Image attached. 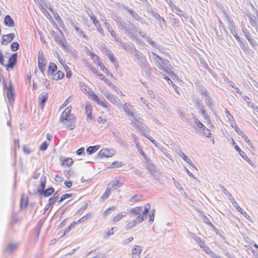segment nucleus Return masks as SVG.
<instances>
[{
    "label": "nucleus",
    "instance_id": "864d4df0",
    "mask_svg": "<svg viewBox=\"0 0 258 258\" xmlns=\"http://www.w3.org/2000/svg\"><path fill=\"white\" fill-rule=\"evenodd\" d=\"M16 247V244H10L8 246V250L9 251H12Z\"/></svg>",
    "mask_w": 258,
    "mask_h": 258
},
{
    "label": "nucleus",
    "instance_id": "423d86ee",
    "mask_svg": "<svg viewBox=\"0 0 258 258\" xmlns=\"http://www.w3.org/2000/svg\"><path fill=\"white\" fill-rule=\"evenodd\" d=\"M89 98L96 102L97 105H100L104 108L107 107L106 102L101 100L94 92H90L89 93Z\"/></svg>",
    "mask_w": 258,
    "mask_h": 258
},
{
    "label": "nucleus",
    "instance_id": "39448f33",
    "mask_svg": "<svg viewBox=\"0 0 258 258\" xmlns=\"http://www.w3.org/2000/svg\"><path fill=\"white\" fill-rule=\"evenodd\" d=\"M143 251V247L139 245H134L132 248L131 253L132 258H140Z\"/></svg>",
    "mask_w": 258,
    "mask_h": 258
},
{
    "label": "nucleus",
    "instance_id": "bf43d9fd",
    "mask_svg": "<svg viewBox=\"0 0 258 258\" xmlns=\"http://www.w3.org/2000/svg\"><path fill=\"white\" fill-rule=\"evenodd\" d=\"M86 219V216H83L76 222H77V224H78L81 223L83 222Z\"/></svg>",
    "mask_w": 258,
    "mask_h": 258
},
{
    "label": "nucleus",
    "instance_id": "052dcab7",
    "mask_svg": "<svg viewBox=\"0 0 258 258\" xmlns=\"http://www.w3.org/2000/svg\"><path fill=\"white\" fill-rule=\"evenodd\" d=\"M243 215L247 220H250L251 218L249 216V215L245 212L243 211V214H241Z\"/></svg>",
    "mask_w": 258,
    "mask_h": 258
},
{
    "label": "nucleus",
    "instance_id": "a18cd8bd",
    "mask_svg": "<svg viewBox=\"0 0 258 258\" xmlns=\"http://www.w3.org/2000/svg\"><path fill=\"white\" fill-rule=\"evenodd\" d=\"M203 131L207 137H209L211 135L210 131L206 127H204V128L203 129Z\"/></svg>",
    "mask_w": 258,
    "mask_h": 258
},
{
    "label": "nucleus",
    "instance_id": "0e129e2a",
    "mask_svg": "<svg viewBox=\"0 0 258 258\" xmlns=\"http://www.w3.org/2000/svg\"><path fill=\"white\" fill-rule=\"evenodd\" d=\"M72 75L71 71L66 72V77L68 79H70Z\"/></svg>",
    "mask_w": 258,
    "mask_h": 258
},
{
    "label": "nucleus",
    "instance_id": "e2e57ef3",
    "mask_svg": "<svg viewBox=\"0 0 258 258\" xmlns=\"http://www.w3.org/2000/svg\"><path fill=\"white\" fill-rule=\"evenodd\" d=\"M54 180L56 181H62V178L61 177H60L58 175H55V178H54Z\"/></svg>",
    "mask_w": 258,
    "mask_h": 258
},
{
    "label": "nucleus",
    "instance_id": "72a5a7b5",
    "mask_svg": "<svg viewBox=\"0 0 258 258\" xmlns=\"http://www.w3.org/2000/svg\"><path fill=\"white\" fill-rule=\"evenodd\" d=\"M90 19L92 20L93 24L96 27L101 25L99 21L97 20L96 17L94 15H91L90 16Z\"/></svg>",
    "mask_w": 258,
    "mask_h": 258
},
{
    "label": "nucleus",
    "instance_id": "69168bd1",
    "mask_svg": "<svg viewBox=\"0 0 258 258\" xmlns=\"http://www.w3.org/2000/svg\"><path fill=\"white\" fill-rule=\"evenodd\" d=\"M197 125L198 126V127L199 128H202L203 129L204 128V125L203 123H202L201 122L198 121V122H197Z\"/></svg>",
    "mask_w": 258,
    "mask_h": 258
},
{
    "label": "nucleus",
    "instance_id": "6ab92c4d",
    "mask_svg": "<svg viewBox=\"0 0 258 258\" xmlns=\"http://www.w3.org/2000/svg\"><path fill=\"white\" fill-rule=\"evenodd\" d=\"M4 24L9 27H13L15 26V23L13 19L10 15H6L4 20Z\"/></svg>",
    "mask_w": 258,
    "mask_h": 258
},
{
    "label": "nucleus",
    "instance_id": "5fc2aeb1",
    "mask_svg": "<svg viewBox=\"0 0 258 258\" xmlns=\"http://www.w3.org/2000/svg\"><path fill=\"white\" fill-rule=\"evenodd\" d=\"M96 28L100 34H101L102 35H104V31H103V29L102 27H101V25L97 26Z\"/></svg>",
    "mask_w": 258,
    "mask_h": 258
},
{
    "label": "nucleus",
    "instance_id": "13d9d810",
    "mask_svg": "<svg viewBox=\"0 0 258 258\" xmlns=\"http://www.w3.org/2000/svg\"><path fill=\"white\" fill-rule=\"evenodd\" d=\"M64 183L65 185L68 188H70L72 186V182L71 181H64Z\"/></svg>",
    "mask_w": 258,
    "mask_h": 258
},
{
    "label": "nucleus",
    "instance_id": "4d7b16f0",
    "mask_svg": "<svg viewBox=\"0 0 258 258\" xmlns=\"http://www.w3.org/2000/svg\"><path fill=\"white\" fill-rule=\"evenodd\" d=\"M84 152V148H80L77 151H76V153L77 155H81L83 152Z\"/></svg>",
    "mask_w": 258,
    "mask_h": 258
},
{
    "label": "nucleus",
    "instance_id": "473e14b6",
    "mask_svg": "<svg viewBox=\"0 0 258 258\" xmlns=\"http://www.w3.org/2000/svg\"><path fill=\"white\" fill-rule=\"evenodd\" d=\"M77 224L76 221L73 222L68 227L66 228V229L64 231L63 235H64L68 233L71 230V229L73 228Z\"/></svg>",
    "mask_w": 258,
    "mask_h": 258
},
{
    "label": "nucleus",
    "instance_id": "f03ea898",
    "mask_svg": "<svg viewBox=\"0 0 258 258\" xmlns=\"http://www.w3.org/2000/svg\"><path fill=\"white\" fill-rule=\"evenodd\" d=\"M72 106L67 107L62 112L59 121L63 126L67 130H73L76 126V117L72 114Z\"/></svg>",
    "mask_w": 258,
    "mask_h": 258
},
{
    "label": "nucleus",
    "instance_id": "c03bdc74",
    "mask_svg": "<svg viewBox=\"0 0 258 258\" xmlns=\"http://www.w3.org/2000/svg\"><path fill=\"white\" fill-rule=\"evenodd\" d=\"M202 248H203L204 249V250L208 254H212L213 253V251L211 249V248L206 246V244L204 245V247H202Z\"/></svg>",
    "mask_w": 258,
    "mask_h": 258
},
{
    "label": "nucleus",
    "instance_id": "e433bc0d",
    "mask_svg": "<svg viewBox=\"0 0 258 258\" xmlns=\"http://www.w3.org/2000/svg\"><path fill=\"white\" fill-rule=\"evenodd\" d=\"M111 189L107 188L104 193L102 195L101 198L102 200H105L109 196L110 194Z\"/></svg>",
    "mask_w": 258,
    "mask_h": 258
},
{
    "label": "nucleus",
    "instance_id": "c756f323",
    "mask_svg": "<svg viewBox=\"0 0 258 258\" xmlns=\"http://www.w3.org/2000/svg\"><path fill=\"white\" fill-rule=\"evenodd\" d=\"M28 198L22 197L21 199L20 206L22 208H25L28 204Z\"/></svg>",
    "mask_w": 258,
    "mask_h": 258
},
{
    "label": "nucleus",
    "instance_id": "a211bd4d",
    "mask_svg": "<svg viewBox=\"0 0 258 258\" xmlns=\"http://www.w3.org/2000/svg\"><path fill=\"white\" fill-rule=\"evenodd\" d=\"M61 165L65 167L71 166L73 164V160L72 158L68 157H62L60 158Z\"/></svg>",
    "mask_w": 258,
    "mask_h": 258
},
{
    "label": "nucleus",
    "instance_id": "4c0bfd02",
    "mask_svg": "<svg viewBox=\"0 0 258 258\" xmlns=\"http://www.w3.org/2000/svg\"><path fill=\"white\" fill-rule=\"evenodd\" d=\"M19 44L16 42H13L11 45V48L14 51L17 50L19 49Z\"/></svg>",
    "mask_w": 258,
    "mask_h": 258
},
{
    "label": "nucleus",
    "instance_id": "2eb2a0df",
    "mask_svg": "<svg viewBox=\"0 0 258 258\" xmlns=\"http://www.w3.org/2000/svg\"><path fill=\"white\" fill-rule=\"evenodd\" d=\"M127 213L126 212H121L119 213H117L115 216H113L111 218V222L113 224H115L120 220H121L122 218L125 217L126 216Z\"/></svg>",
    "mask_w": 258,
    "mask_h": 258
},
{
    "label": "nucleus",
    "instance_id": "37998d69",
    "mask_svg": "<svg viewBox=\"0 0 258 258\" xmlns=\"http://www.w3.org/2000/svg\"><path fill=\"white\" fill-rule=\"evenodd\" d=\"M23 150L24 153L27 155L30 154L32 152L31 149L26 146L23 147Z\"/></svg>",
    "mask_w": 258,
    "mask_h": 258
},
{
    "label": "nucleus",
    "instance_id": "79ce46f5",
    "mask_svg": "<svg viewBox=\"0 0 258 258\" xmlns=\"http://www.w3.org/2000/svg\"><path fill=\"white\" fill-rule=\"evenodd\" d=\"M232 203H233V206L236 209V210L239 212H240V214H243V210L242 209V208L240 206H238V205L237 204V202L236 201H234Z\"/></svg>",
    "mask_w": 258,
    "mask_h": 258
},
{
    "label": "nucleus",
    "instance_id": "f3484780",
    "mask_svg": "<svg viewBox=\"0 0 258 258\" xmlns=\"http://www.w3.org/2000/svg\"><path fill=\"white\" fill-rule=\"evenodd\" d=\"M123 108L124 111L126 112V113L128 114V115L130 117L135 119H136V117H135L134 114L132 111L133 108V106L132 105H130L129 104H127V103H125L123 105Z\"/></svg>",
    "mask_w": 258,
    "mask_h": 258
},
{
    "label": "nucleus",
    "instance_id": "f257e3e1",
    "mask_svg": "<svg viewBox=\"0 0 258 258\" xmlns=\"http://www.w3.org/2000/svg\"><path fill=\"white\" fill-rule=\"evenodd\" d=\"M150 208V204L148 203L144 207L143 206H137L132 208L130 213L134 216H137L136 219L127 222L125 225V229L131 230L144 221L147 218V213Z\"/></svg>",
    "mask_w": 258,
    "mask_h": 258
},
{
    "label": "nucleus",
    "instance_id": "7c9ffc66",
    "mask_svg": "<svg viewBox=\"0 0 258 258\" xmlns=\"http://www.w3.org/2000/svg\"><path fill=\"white\" fill-rule=\"evenodd\" d=\"M106 98L111 103H114L116 102V98L115 96L111 94L107 93L105 95Z\"/></svg>",
    "mask_w": 258,
    "mask_h": 258
},
{
    "label": "nucleus",
    "instance_id": "8fccbe9b",
    "mask_svg": "<svg viewBox=\"0 0 258 258\" xmlns=\"http://www.w3.org/2000/svg\"><path fill=\"white\" fill-rule=\"evenodd\" d=\"M94 73L96 74L97 76L99 77L101 80H103L104 78H105L102 74L99 73L98 71H94Z\"/></svg>",
    "mask_w": 258,
    "mask_h": 258
},
{
    "label": "nucleus",
    "instance_id": "58836bf2",
    "mask_svg": "<svg viewBox=\"0 0 258 258\" xmlns=\"http://www.w3.org/2000/svg\"><path fill=\"white\" fill-rule=\"evenodd\" d=\"M195 240L201 248L202 247H204L205 243L200 238L196 237V238H195Z\"/></svg>",
    "mask_w": 258,
    "mask_h": 258
},
{
    "label": "nucleus",
    "instance_id": "a878e982",
    "mask_svg": "<svg viewBox=\"0 0 258 258\" xmlns=\"http://www.w3.org/2000/svg\"><path fill=\"white\" fill-rule=\"evenodd\" d=\"M100 148V145H96L94 146H90L87 149V152L89 154H92L98 151Z\"/></svg>",
    "mask_w": 258,
    "mask_h": 258
},
{
    "label": "nucleus",
    "instance_id": "4be33fe9",
    "mask_svg": "<svg viewBox=\"0 0 258 258\" xmlns=\"http://www.w3.org/2000/svg\"><path fill=\"white\" fill-rule=\"evenodd\" d=\"M97 65L100 67V70L105 74H106L107 76H109L111 78L113 77L112 73H110L109 71L105 67L102 61L99 63Z\"/></svg>",
    "mask_w": 258,
    "mask_h": 258
},
{
    "label": "nucleus",
    "instance_id": "20e7f679",
    "mask_svg": "<svg viewBox=\"0 0 258 258\" xmlns=\"http://www.w3.org/2000/svg\"><path fill=\"white\" fill-rule=\"evenodd\" d=\"M46 65V60L44 57V52L42 51H39L38 52V67L42 73L45 71Z\"/></svg>",
    "mask_w": 258,
    "mask_h": 258
},
{
    "label": "nucleus",
    "instance_id": "f8f14e48",
    "mask_svg": "<svg viewBox=\"0 0 258 258\" xmlns=\"http://www.w3.org/2000/svg\"><path fill=\"white\" fill-rule=\"evenodd\" d=\"M159 61H158V64L157 65V66L160 70L165 71L168 74H173V73L170 70V69H169L168 67L167 66V64L169 63V61L168 60H165L159 57Z\"/></svg>",
    "mask_w": 258,
    "mask_h": 258
},
{
    "label": "nucleus",
    "instance_id": "cd10ccee",
    "mask_svg": "<svg viewBox=\"0 0 258 258\" xmlns=\"http://www.w3.org/2000/svg\"><path fill=\"white\" fill-rule=\"evenodd\" d=\"M123 185V183L119 182V181H115L111 183V189L112 190H116L121 187Z\"/></svg>",
    "mask_w": 258,
    "mask_h": 258
},
{
    "label": "nucleus",
    "instance_id": "49530a36",
    "mask_svg": "<svg viewBox=\"0 0 258 258\" xmlns=\"http://www.w3.org/2000/svg\"><path fill=\"white\" fill-rule=\"evenodd\" d=\"M71 97H69L68 99H66V100L64 101V102L60 106L59 109H61L64 107H66L68 103L71 101Z\"/></svg>",
    "mask_w": 258,
    "mask_h": 258
},
{
    "label": "nucleus",
    "instance_id": "de8ad7c7",
    "mask_svg": "<svg viewBox=\"0 0 258 258\" xmlns=\"http://www.w3.org/2000/svg\"><path fill=\"white\" fill-rule=\"evenodd\" d=\"M234 149L239 153L240 156H241V155L244 154V152L242 151L237 145L234 146Z\"/></svg>",
    "mask_w": 258,
    "mask_h": 258
},
{
    "label": "nucleus",
    "instance_id": "412c9836",
    "mask_svg": "<svg viewBox=\"0 0 258 258\" xmlns=\"http://www.w3.org/2000/svg\"><path fill=\"white\" fill-rule=\"evenodd\" d=\"M57 70V66L53 62H49L47 71V74L50 75H52Z\"/></svg>",
    "mask_w": 258,
    "mask_h": 258
},
{
    "label": "nucleus",
    "instance_id": "ddd939ff",
    "mask_svg": "<svg viewBox=\"0 0 258 258\" xmlns=\"http://www.w3.org/2000/svg\"><path fill=\"white\" fill-rule=\"evenodd\" d=\"M15 37L14 33H10L2 35L1 43L2 45H7L10 43Z\"/></svg>",
    "mask_w": 258,
    "mask_h": 258
},
{
    "label": "nucleus",
    "instance_id": "b1692460",
    "mask_svg": "<svg viewBox=\"0 0 258 258\" xmlns=\"http://www.w3.org/2000/svg\"><path fill=\"white\" fill-rule=\"evenodd\" d=\"M64 77V74L60 71H57L53 74L52 79L54 80H59L62 79Z\"/></svg>",
    "mask_w": 258,
    "mask_h": 258
},
{
    "label": "nucleus",
    "instance_id": "3c124183",
    "mask_svg": "<svg viewBox=\"0 0 258 258\" xmlns=\"http://www.w3.org/2000/svg\"><path fill=\"white\" fill-rule=\"evenodd\" d=\"M169 84L172 86V87H173V88L174 89L175 91H176V92L177 93L179 94V90L177 88V87L176 86V85L175 84H174L173 83V82L172 81H170V82H169Z\"/></svg>",
    "mask_w": 258,
    "mask_h": 258
},
{
    "label": "nucleus",
    "instance_id": "c9c22d12",
    "mask_svg": "<svg viewBox=\"0 0 258 258\" xmlns=\"http://www.w3.org/2000/svg\"><path fill=\"white\" fill-rule=\"evenodd\" d=\"M46 184V180L45 178L41 179L40 181V188L38 189V191L39 193H41L43 191L45 188Z\"/></svg>",
    "mask_w": 258,
    "mask_h": 258
},
{
    "label": "nucleus",
    "instance_id": "9d476101",
    "mask_svg": "<svg viewBox=\"0 0 258 258\" xmlns=\"http://www.w3.org/2000/svg\"><path fill=\"white\" fill-rule=\"evenodd\" d=\"M84 111L86 115V119L89 121L92 120L94 118V116L93 114V108L91 104L89 103H85Z\"/></svg>",
    "mask_w": 258,
    "mask_h": 258
},
{
    "label": "nucleus",
    "instance_id": "603ef678",
    "mask_svg": "<svg viewBox=\"0 0 258 258\" xmlns=\"http://www.w3.org/2000/svg\"><path fill=\"white\" fill-rule=\"evenodd\" d=\"M152 213L149 214V220L150 221H153L154 219V213L155 212V210L154 209V210H152Z\"/></svg>",
    "mask_w": 258,
    "mask_h": 258
},
{
    "label": "nucleus",
    "instance_id": "bb28decb",
    "mask_svg": "<svg viewBox=\"0 0 258 258\" xmlns=\"http://www.w3.org/2000/svg\"><path fill=\"white\" fill-rule=\"evenodd\" d=\"M54 191V189L52 187L44 189L41 193H43L44 197H49L51 196Z\"/></svg>",
    "mask_w": 258,
    "mask_h": 258
},
{
    "label": "nucleus",
    "instance_id": "6e6552de",
    "mask_svg": "<svg viewBox=\"0 0 258 258\" xmlns=\"http://www.w3.org/2000/svg\"><path fill=\"white\" fill-rule=\"evenodd\" d=\"M89 98L96 102L97 105H100L104 108L107 107L106 102L101 100L94 92H90L89 93Z\"/></svg>",
    "mask_w": 258,
    "mask_h": 258
},
{
    "label": "nucleus",
    "instance_id": "9b49d317",
    "mask_svg": "<svg viewBox=\"0 0 258 258\" xmlns=\"http://www.w3.org/2000/svg\"><path fill=\"white\" fill-rule=\"evenodd\" d=\"M17 53H13L9 58L8 63L4 66L8 71L13 69L17 62Z\"/></svg>",
    "mask_w": 258,
    "mask_h": 258
},
{
    "label": "nucleus",
    "instance_id": "6e6d98bb",
    "mask_svg": "<svg viewBox=\"0 0 258 258\" xmlns=\"http://www.w3.org/2000/svg\"><path fill=\"white\" fill-rule=\"evenodd\" d=\"M134 239V237H132V236H131L127 238H126L125 239H124L123 240V243L124 244H127V243L128 242H130L131 241H132Z\"/></svg>",
    "mask_w": 258,
    "mask_h": 258
},
{
    "label": "nucleus",
    "instance_id": "4468645a",
    "mask_svg": "<svg viewBox=\"0 0 258 258\" xmlns=\"http://www.w3.org/2000/svg\"><path fill=\"white\" fill-rule=\"evenodd\" d=\"M6 94L9 102L11 103L14 100L15 92L11 83L9 85V86L7 90Z\"/></svg>",
    "mask_w": 258,
    "mask_h": 258
},
{
    "label": "nucleus",
    "instance_id": "c85d7f7f",
    "mask_svg": "<svg viewBox=\"0 0 258 258\" xmlns=\"http://www.w3.org/2000/svg\"><path fill=\"white\" fill-rule=\"evenodd\" d=\"M124 164L121 161H115L111 163V164L110 165L109 168H118L120 167H122Z\"/></svg>",
    "mask_w": 258,
    "mask_h": 258
},
{
    "label": "nucleus",
    "instance_id": "338daca9",
    "mask_svg": "<svg viewBox=\"0 0 258 258\" xmlns=\"http://www.w3.org/2000/svg\"><path fill=\"white\" fill-rule=\"evenodd\" d=\"M14 144L15 146H17L18 148H20L19 141L18 140H15L14 141Z\"/></svg>",
    "mask_w": 258,
    "mask_h": 258
},
{
    "label": "nucleus",
    "instance_id": "09e8293b",
    "mask_svg": "<svg viewBox=\"0 0 258 258\" xmlns=\"http://www.w3.org/2000/svg\"><path fill=\"white\" fill-rule=\"evenodd\" d=\"M106 120L107 119L105 117H98L97 118V121L100 123H105Z\"/></svg>",
    "mask_w": 258,
    "mask_h": 258
},
{
    "label": "nucleus",
    "instance_id": "774afa93",
    "mask_svg": "<svg viewBox=\"0 0 258 258\" xmlns=\"http://www.w3.org/2000/svg\"><path fill=\"white\" fill-rule=\"evenodd\" d=\"M101 255V253L98 252L96 255L92 256L91 258H99Z\"/></svg>",
    "mask_w": 258,
    "mask_h": 258
},
{
    "label": "nucleus",
    "instance_id": "5701e85b",
    "mask_svg": "<svg viewBox=\"0 0 258 258\" xmlns=\"http://www.w3.org/2000/svg\"><path fill=\"white\" fill-rule=\"evenodd\" d=\"M105 54L107 56L111 62L112 63L116 62L115 57L110 49H106L105 50Z\"/></svg>",
    "mask_w": 258,
    "mask_h": 258
},
{
    "label": "nucleus",
    "instance_id": "0eeeda50",
    "mask_svg": "<svg viewBox=\"0 0 258 258\" xmlns=\"http://www.w3.org/2000/svg\"><path fill=\"white\" fill-rule=\"evenodd\" d=\"M89 98L96 102L97 105H100L104 108L107 107L106 102L101 100L94 92H90L89 93Z\"/></svg>",
    "mask_w": 258,
    "mask_h": 258
},
{
    "label": "nucleus",
    "instance_id": "aec40b11",
    "mask_svg": "<svg viewBox=\"0 0 258 258\" xmlns=\"http://www.w3.org/2000/svg\"><path fill=\"white\" fill-rule=\"evenodd\" d=\"M116 209V207L115 206H111L108 208H107L103 213L102 216L103 217H106L110 215H111Z\"/></svg>",
    "mask_w": 258,
    "mask_h": 258
},
{
    "label": "nucleus",
    "instance_id": "1a4fd4ad",
    "mask_svg": "<svg viewBox=\"0 0 258 258\" xmlns=\"http://www.w3.org/2000/svg\"><path fill=\"white\" fill-rule=\"evenodd\" d=\"M89 98L96 102L97 105H100L104 108L107 107L106 102L101 100L94 92H90L89 93Z\"/></svg>",
    "mask_w": 258,
    "mask_h": 258
},
{
    "label": "nucleus",
    "instance_id": "a19ab883",
    "mask_svg": "<svg viewBox=\"0 0 258 258\" xmlns=\"http://www.w3.org/2000/svg\"><path fill=\"white\" fill-rule=\"evenodd\" d=\"M49 143L44 142L40 145L39 149L42 151H45L47 149Z\"/></svg>",
    "mask_w": 258,
    "mask_h": 258
},
{
    "label": "nucleus",
    "instance_id": "f704fd0d",
    "mask_svg": "<svg viewBox=\"0 0 258 258\" xmlns=\"http://www.w3.org/2000/svg\"><path fill=\"white\" fill-rule=\"evenodd\" d=\"M232 29H230L231 32L232 33L233 36L237 40V41H240V38L236 32L235 27L234 25L233 24L232 26Z\"/></svg>",
    "mask_w": 258,
    "mask_h": 258
},
{
    "label": "nucleus",
    "instance_id": "ea45409f",
    "mask_svg": "<svg viewBox=\"0 0 258 258\" xmlns=\"http://www.w3.org/2000/svg\"><path fill=\"white\" fill-rule=\"evenodd\" d=\"M72 197V195L71 194H64L63 195L61 196L59 201V203H60L62 201H63L64 200L66 199H68V198H71Z\"/></svg>",
    "mask_w": 258,
    "mask_h": 258
},
{
    "label": "nucleus",
    "instance_id": "680f3d73",
    "mask_svg": "<svg viewBox=\"0 0 258 258\" xmlns=\"http://www.w3.org/2000/svg\"><path fill=\"white\" fill-rule=\"evenodd\" d=\"M137 199V196H133V197H132L130 199V202H138V201H139V200H138V199Z\"/></svg>",
    "mask_w": 258,
    "mask_h": 258
},
{
    "label": "nucleus",
    "instance_id": "dca6fc26",
    "mask_svg": "<svg viewBox=\"0 0 258 258\" xmlns=\"http://www.w3.org/2000/svg\"><path fill=\"white\" fill-rule=\"evenodd\" d=\"M39 106L41 109H43L44 108V104L47 102V100L48 99L47 94L46 93L41 94L39 97Z\"/></svg>",
    "mask_w": 258,
    "mask_h": 258
},
{
    "label": "nucleus",
    "instance_id": "393cba45",
    "mask_svg": "<svg viewBox=\"0 0 258 258\" xmlns=\"http://www.w3.org/2000/svg\"><path fill=\"white\" fill-rule=\"evenodd\" d=\"M89 56H90L91 58L93 60L94 62L95 63H96L97 64H98L99 63L102 61L99 56L96 54L94 52H90L89 53Z\"/></svg>",
    "mask_w": 258,
    "mask_h": 258
},
{
    "label": "nucleus",
    "instance_id": "2f4dec72",
    "mask_svg": "<svg viewBox=\"0 0 258 258\" xmlns=\"http://www.w3.org/2000/svg\"><path fill=\"white\" fill-rule=\"evenodd\" d=\"M242 32L243 33L244 36L246 38L248 41L250 43H252V39L251 37V35L249 32L248 31V30L246 28H244L242 29Z\"/></svg>",
    "mask_w": 258,
    "mask_h": 258
},
{
    "label": "nucleus",
    "instance_id": "7ed1b4c3",
    "mask_svg": "<svg viewBox=\"0 0 258 258\" xmlns=\"http://www.w3.org/2000/svg\"><path fill=\"white\" fill-rule=\"evenodd\" d=\"M116 154V151L112 148H105L102 149L98 154V157L100 159L110 158Z\"/></svg>",
    "mask_w": 258,
    "mask_h": 258
}]
</instances>
